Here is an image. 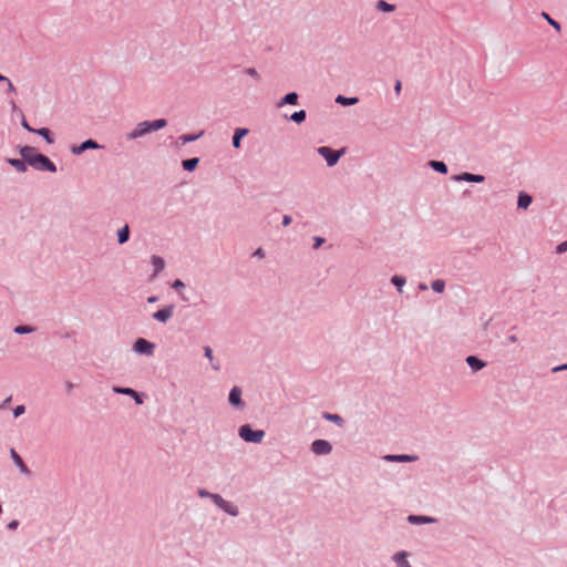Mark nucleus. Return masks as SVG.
<instances>
[{
  "label": "nucleus",
  "instance_id": "c9c22d12",
  "mask_svg": "<svg viewBox=\"0 0 567 567\" xmlns=\"http://www.w3.org/2000/svg\"><path fill=\"white\" fill-rule=\"evenodd\" d=\"M392 282H393V285H395L398 287L399 291H401L403 285L405 284V279L400 276H393Z\"/></svg>",
  "mask_w": 567,
  "mask_h": 567
},
{
  "label": "nucleus",
  "instance_id": "f3484780",
  "mask_svg": "<svg viewBox=\"0 0 567 567\" xmlns=\"http://www.w3.org/2000/svg\"><path fill=\"white\" fill-rule=\"evenodd\" d=\"M532 203V197L527 194H519L518 196V200H517V206L518 208H523V209H526Z\"/></svg>",
  "mask_w": 567,
  "mask_h": 567
},
{
  "label": "nucleus",
  "instance_id": "0eeeda50",
  "mask_svg": "<svg viewBox=\"0 0 567 567\" xmlns=\"http://www.w3.org/2000/svg\"><path fill=\"white\" fill-rule=\"evenodd\" d=\"M172 316H173V306H169V307L159 309L156 312H154L153 318L161 322H166Z\"/></svg>",
  "mask_w": 567,
  "mask_h": 567
},
{
  "label": "nucleus",
  "instance_id": "09e8293b",
  "mask_svg": "<svg viewBox=\"0 0 567 567\" xmlns=\"http://www.w3.org/2000/svg\"><path fill=\"white\" fill-rule=\"evenodd\" d=\"M323 243V238L321 237H316V244H315V248H319L321 246V244Z\"/></svg>",
  "mask_w": 567,
  "mask_h": 567
},
{
  "label": "nucleus",
  "instance_id": "7ed1b4c3",
  "mask_svg": "<svg viewBox=\"0 0 567 567\" xmlns=\"http://www.w3.org/2000/svg\"><path fill=\"white\" fill-rule=\"evenodd\" d=\"M318 153L324 157L329 166H333L338 163L341 152L332 151L330 147L322 146L318 150Z\"/></svg>",
  "mask_w": 567,
  "mask_h": 567
},
{
  "label": "nucleus",
  "instance_id": "ea45409f",
  "mask_svg": "<svg viewBox=\"0 0 567 567\" xmlns=\"http://www.w3.org/2000/svg\"><path fill=\"white\" fill-rule=\"evenodd\" d=\"M567 251V241H564L557 246V252L563 254Z\"/></svg>",
  "mask_w": 567,
  "mask_h": 567
},
{
  "label": "nucleus",
  "instance_id": "6ab92c4d",
  "mask_svg": "<svg viewBox=\"0 0 567 567\" xmlns=\"http://www.w3.org/2000/svg\"><path fill=\"white\" fill-rule=\"evenodd\" d=\"M298 102V94L295 92L288 93L282 101L279 103V106H282L284 104H297Z\"/></svg>",
  "mask_w": 567,
  "mask_h": 567
},
{
  "label": "nucleus",
  "instance_id": "2f4dec72",
  "mask_svg": "<svg viewBox=\"0 0 567 567\" xmlns=\"http://www.w3.org/2000/svg\"><path fill=\"white\" fill-rule=\"evenodd\" d=\"M323 417H324L326 420L332 421V422H334V423H337V424H339V425H341V424H342V422H343V421H342V417H341V416H339L338 414L324 413V414H323Z\"/></svg>",
  "mask_w": 567,
  "mask_h": 567
},
{
  "label": "nucleus",
  "instance_id": "393cba45",
  "mask_svg": "<svg viewBox=\"0 0 567 567\" xmlns=\"http://www.w3.org/2000/svg\"><path fill=\"white\" fill-rule=\"evenodd\" d=\"M198 158H189V159H185L183 161L182 165L184 167V169L186 171H194L198 164Z\"/></svg>",
  "mask_w": 567,
  "mask_h": 567
},
{
  "label": "nucleus",
  "instance_id": "c85d7f7f",
  "mask_svg": "<svg viewBox=\"0 0 567 567\" xmlns=\"http://www.w3.org/2000/svg\"><path fill=\"white\" fill-rule=\"evenodd\" d=\"M34 132L38 133L39 135L43 136L48 143H50V144L53 143V138L51 137V133H50L49 128L42 127V128L35 130Z\"/></svg>",
  "mask_w": 567,
  "mask_h": 567
},
{
  "label": "nucleus",
  "instance_id": "a18cd8bd",
  "mask_svg": "<svg viewBox=\"0 0 567 567\" xmlns=\"http://www.w3.org/2000/svg\"><path fill=\"white\" fill-rule=\"evenodd\" d=\"M137 404H142L143 401L140 396V394L135 391V394L132 395Z\"/></svg>",
  "mask_w": 567,
  "mask_h": 567
},
{
  "label": "nucleus",
  "instance_id": "3c124183",
  "mask_svg": "<svg viewBox=\"0 0 567 567\" xmlns=\"http://www.w3.org/2000/svg\"><path fill=\"white\" fill-rule=\"evenodd\" d=\"M18 524H19L18 520H12V522L9 523L8 527L10 529H16Z\"/></svg>",
  "mask_w": 567,
  "mask_h": 567
},
{
  "label": "nucleus",
  "instance_id": "603ef678",
  "mask_svg": "<svg viewBox=\"0 0 567 567\" xmlns=\"http://www.w3.org/2000/svg\"><path fill=\"white\" fill-rule=\"evenodd\" d=\"M561 370H567V364L559 365V367H556L553 369L554 372L561 371Z\"/></svg>",
  "mask_w": 567,
  "mask_h": 567
},
{
  "label": "nucleus",
  "instance_id": "13d9d810",
  "mask_svg": "<svg viewBox=\"0 0 567 567\" xmlns=\"http://www.w3.org/2000/svg\"><path fill=\"white\" fill-rule=\"evenodd\" d=\"M156 301V298L155 297H151L148 298V302H155Z\"/></svg>",
  "mask_w": 567,
  "mask_h": 567
},
{
  "label": "nucleus",
  "instance_id": "9b49d317",
  "mask_svg": "<svg viewBox=\"0 0 567 567\" xmlns=\"http://www.w3.org/2000/svg\"><path fill=\"white\" fill-rule=\"evenodd\" d=\"M11 457L13 460V462L16 463V465L20 468V471L27 475L30 474V471L29 468L27 467V465L24 464L23 460L21 458V456L16 452V450H11Z\"/></svg>",
  "mask_w": 567,
  "mask_h": 567
},
{
  "label": "nucleus",
  "instance_id": "423d86ee",
  "mask_svg": "<svg viewBox=\"0 0 567 567\" xmlns=\"http://www.w3.org/2000/svg\"><path fill=\"white\" fill-rule=\"evenodd\" d=\"M148 133V121L140 122L134 130L127 134L128 140L138 138Z\"/></svg>",
  "mask_w": 567,
  "mask_h": 567
},
{
  "label": "nucleus",
  "instance_id": "7c9ffc66",
  "mask_svg": "<svg viewBox=\"0 0 567 567\" xmlns=\"http://www.w3.org/2000/svg\"><path fill=\"white\" fill-rule=\"evenodd\" d=\"M444 288H445V284L443 280L441 279H436L432 282V289L435 291V292H443L444 291Z\"/></svg>",
  "mask_w": 567,
  "mask_h": 567
},
{
  "label": "nucleus",
  "instance_id": "58836bf2",
  "mask_svg": "<svg viewBox=\"0 0 567 567\" xmlns=\"http://www.w3.org/2000/svg\"><path fill=\"white\" fill-rule=\"evenodd\" d=\"M24 405H18L14 410H13V414L16 417L22 415L24 413Z\"/></svg>",
  "mask_w": 567,
  "mask_h": 567
},
{
  "label": "nucleus",
  "instance_id": "a19ab883",
  "mask_svg": "<svg viewBox=\"0 0 567 567\" xmlns=\"http://www.w3.org/2000/svg\"><path fill=\"white\" fill-rule=\"evenodd\" d=\"M8 85V92L9 93H16V87L14 85L12 84V82L7 78V80L4 81Z\"/></svg>",
  "mask_w": 567,
  "mask_h": 567
},
{
  "label": "nucleus",
  "instance_id": "2eb2a0df",
  "mask_svg": "<svg viewBox=\"0 0 567 567\" xmlns=\"http://www.w3.org/2000/svg\"><path fill=\"white\" fill-rule=\"evenodd\" d=\"M20 154L23 161L31 165V162L33 161V155H35L37 153L34 152V148L30 146H24L23 148H21Z\"/></svg>",
  "mask_w": 567,
  "mask_h": 567
},
{
  "label": "nucleus",
  "instance_id": "412c9836",
  "mask_svg": "<svg viewBox=\"0 0 567 567\" xmlns=\"http://www.w3.org/2000/svg\"><path fill=\"white\" fill-rule=\"evenodd\" d=\"M117 236H118V243L120 244H124L128 240V237H130V228L127 225H125L122 229L118 230L117 233Z\"/></svg>",
  "mask_w": 567,
  "mask_h": 567
},
{
  "label": "nucleus",
  "instance_id": "c756f323",
  "mask_svg": "<svg viewBox=\"0 0 567 567\" xmlns=\"http://www.w3.org/2000/svg\"><path fill=\"white\" fill-rule=\"evenodd\" d=\"M290 120L296 122V123H301V122H303L306 120V112L303 110L295 112L290 116Z\"/></svg>",
  "mask_w": 567,
  "mask_h": 567
},
{
  "label": "nucleus",
  "instance_id": "5701e85b",
  "mask_svg": "<svg viewBox=\"0 0 567 567\" xmlns=\"http://www.w3.org/2000/svg\"><path fill=\"white\" fill-rule=\"evenodd\" d=\"M377 8H378V10L383 11V12H392L395 9V7L393 4H390V3L385 2L384 0L378 1Z\"/></svg>",
  "mask_w": 567,
  "mask_h": 567
},
{
  "label": "nucleus",
  "instance_id": "f257e3e1",
  "mask_svg": "<svg viewBox=\"0 0 567 567\" xmlns=\"http://www.w3.org/2000/svg\"><path fill=\"white\" fill-rule=\"evenodd\" d=\"M239 436L246 442L260 443L265 432L261 430L255 431L249 425H243L239 427Z\"/></svg>",
  "mask_w": 567,
  "mask_h": 567
},
{
  "label": "nucleus",
  "instance_id": "f03ea898",
  "mask_svg": "<svg viewBox=\"0 0 567 567\" xmlns=\"http://www.w3.org/2000/svg\"><path fill=\"white\" fill-rule=\"evenodd\" d=\"M31 166L54 173L56 171V166L53 162H51L47 156L42 154L33 155V161L31 162Z\"/></svg>",
  "mask_w": 567,
  "mask_h": 567
},
{
  "label": "nucleus",
  "instance_id": "4c0bfd02",
  "mask_svg": "<svg viewBox=\"0 0 567 567\" xmlns=\"http://www.w3.org/2000/svg\"><path fill=\"white\" fill-rule=\"evenodd\" d=\"M200 135H202V133L198 135H182L179 137V140L182 141L183 144H185V143L193 142V141L197 140Z\"/></svg>",
  "mask_w": 567,
  "mask_h": 567
},
{
  "label": "nucleus",
  "instance_id": "4d7b16f0",
  "mask_svg": "<svg viewBox=\"0 0 567 567\" xmlns=\"http://www.w3.org/2000/svg\"><path fill=\"white\" fill-rule=\"evenodd\" d=\"M6 80H7V76H4V75H2V74L0 73V82H4Z\"/></svg>",
  "mask_w": 567,
  "mask_h": 567
},
{
  "label": "nucleus",
  "instance_id": "ddd939ff",
  "mask_svg": "<svg viewBox=\"0 0 567 567\" xmlns=\"http://www.w3.org/2000/svg\"><path fill=\"white\" fill-rule=\"evenodd\" d=\"M466 362L474 371H478L485 367V363L474 355L467 357Z\"/></svg>",
  "mask_w": 567,
  "mask_h": 567
},
{
  "label": "nucleus",
  "instance_id": "bf43d9fd",
  "mask_svg": "<svg viewBox=\"0 0 567 567\" xmlns=\"http://www.w3.org/2000/svg\"><path fill=\"white\" fill-rule=\"evenodd\" d=\"M420 288H421L422 290H425V289H426V286H425V285H421V286H420Z\"/></svg>",
  "mask_w": 567,
  "mask_h": 567
},
{
  "label": "nucleus",
  "instance_id": "4be33fe9",
  "mask_svg": "<svg viewBox=\"0 0 567 567\" xmlns=\"http://www.w3.org/2000/svg\"><path fill=\"white\" fill-rule=\"evenodd\" d=\"M394 560L396 561L399 567H411L410 563L406 560L405 553L395 554Z\"/></svg>",
  "mask_w": 567,
  "mask_h": 567
},
{
  "label": "nucleus",
  "instance_id": "4468645a",
  "mask_svg": "<svg viewBox=\"0 0 567 567\" xmlns=\"http://www.w3.org/2000/svg\"><path fill=\"white\" fill-rule=\"evenodd\" d=\"M248 134V130L247 128H237L235 131V134L233 136V145L235 148H239L240 147V141L241 138Z\"/></svg>",
  "mask_w": 567,
  "mask_h": 567
},
{
  "label": "nucleus",
  "instance_id": "cd10ccee",
  "mask_svg": "<svg viewBox=\"0 0 567 567\" xmlns=\"http://www.w3.org/2000/svg\"><path fill=\"white\" fill-rule=\"evenodd\" d=\"M408 519H409V522L415 523V524L433 522V519L430 518V517H426V516H415V515H410Z\"/></svg>",
  "mask_w": 567,
  "mask_h": 567
},
{
  "label": "nucleus",
  "instance_id": "aec40b11",
  "mask_svg": "<svg viewBox=\"0 0 567 567\" xmlns=\"http://www.w3.org/2000/svg\"><path fill=\"white\" fill-rule=\"evenodd\" d=\"M152 264L155 268V275H157L159 271H162L164 269V266H165V262L163 260V258L158 257V256H153L152 257Z\"/></svg>",
  "mask_w": 567,
  "mask_h": 567
},
{
  "label": "nucleus",
  "instance_id": "a211bd4d",
  "mask_svg": "<svg viewBox=\"0 0 567 567\" xmlns=\"http://www.w3.org/2000/svg\"><path fill=\"white\" fill-rule=\"evenodd\" d=\"M8 162H9V164L11 166H13L19 172H25L27 171V165H25V162L23 159L10 158Z\"/></svg>",
  "mask_w": 567,
  "mask_h": 567
},
{
  "label": "nucleus",
  "instance_id": "a878e982",
  "mask_svg": "<svg viewBox=\"0 0 567 567\" xmlns=\"http://www.w3.org/2000/svg\"><path fill=\"white\" fill-rule=\"evenodd\" d=\"M430 165L439 173L446 174L447 173V166L443 162L439 161H432L430 162Z\"/></svg>",
  "mask_w": 567,
  "mask_h": 567
},
{
  "label": "nucleus",
  "instance_id": "c03bdc74",
  "mask_svg": "<svg viewBox=\"0 0 567 567\" xmlns=\"http://www.w3.org/2000/svg\"><path fill=\"white\" fill-rule=\"evenodd\" d=\"M290 223H291V217L288 215H285L284 219H282L284 226H288V225H290Z\"/></svg>",
  "mask_w": 567,
  "mask_h": 567
},
{
  "label": "nucleus",
  "instance_id": "6e6552de",
  "mask_svg": "<svg viewBox=\"0 0 567 567\" xmlns=\"http://www.w3.org/2000/svg\"><path fill=\"white\" fill-rule=\"evenodd\" d=\"M99 144L96 142H94L93 140H87L85 142H83L81 145L79 146H73L72 147V152L74 154H81L83 153L84 151L89 150V148H99Z\"/></svg>",
  "mask_w": 567,
  "mask_h": 567
},
{
  "label": "nucleus",
  "instance_id": "37998d69",
  "mask_svg": "<svg viewBox=\"0 0 567 567\" xmlns=\"http://www.w3.org/2000/svg\"><path fill=\"white\" fill-rule=\"evenodd\" d=\"M204 351H205L206 358H208L212 361L213 360V351H212V349L209 347H205Z\"/></svg>",
  "mask_w": 567,
  "mask_h": 567
},
{
  "label": "nucleus",
  "instance_id": "8fccbe9b",
  "mask_svg": "<svg viewBox=\"0 0 567 567\" xmlns=\"http://www.w3.org/2000/svg\"><path fill=\"white\" fill-rule=\"evenodd\" d=\"M22 126L25 130L30 131V132H34L35 131V130H33L32 127L29 126V124H28V122L25 120L22 121Z\"/></svg>",
  "mask_w": 567,
  "mask_h": 567
},
{
  "label": "nucleus",
  "instance_id": "79ce46f5",
  "mask_svg": "<svg viewBox=\"0 0 567 567\" xmlns=\"http://www.w3.org/2000/svg\"><path fill=\"white\" fill-rule=\"evenodd\" d=\"M173 288L174 289H182L184 288V282L179 279H176L174 282H173Z\"/></svg>",
  "mask_w": 567,
  "mask_h": 567
},
{
  "label": "nucleus",
  "instance_id": "bb28decb",
  "mask_svg": "<svg viewBox=\"0 0 567 567\" xmlns=\"http://www.w3.org/2000/svg\"><path fill=\"white\" fill-rule=\"evenodd\" d=\"M223 511H225L226 513H228L229 515L231 516H237L238 515V508L230 504L229 502H225V505H223L221 507Z\"/></svg>",
  "mask_w": 567,
  "mask_h": 567
},
{
  "label": "nucleus",
  "instance_id": "f704fd0d",
  "mask_svg": "<svg viewBox=\"0 0 567 567\" xmlns=\"http://www.w3.org/2000/svg\"><path fill=\"white\" fill-rule=\"evenodd\" d=\"M209 497L212 498V501L219 507L221 508L223 505H225V499L218 495V494H213V495H209Z\"/></svg>",
  "mask_w": 567,
  "mask_h": 567
},
{
  "label": "nucleus",
  "instance_id": "de8ad7c7",
  "mask_svg": "<svg viewBox=\"0 0 567 567\" xmlns=\"http://www.w3.org/2000/svg\"><path fill=\"white\" fill-rule=\"evenodd\" d=\"M401 89H402V84H401V82H400V81H396L395 86H394L395 93H396V94H400Z\"/></svg>",
  "mask_w": 567,
  "mask_h": 567
},
{
  "label": "nucleus",
  "instance_id": "20e7f679",
  "mask_svg": "<svg viewBox=\"0 0 567 567\" xmlns=\"http://www.w3.org/2000/svg\"><path fill=\"white\" fill-rule=\"evenodd\" d=\"M154 343L147 341L146 339L138 338L134 343V350L138 353L143 354H153L154 351Z\"/></svg>",
  "mask_w": 567,
  "mask_h": 567
},
{
  "label": "nucleus",
  "instance_id": "e433bc0d",
  "mask_svg": "<svg viewBox=\"0 0 567 567\" xmlns=\"http://www.w3.org/2000/svg\"><path fill=\"white\" fill-rule=\"evenodd\" d=\"M114 392L116 393H122V394H127V395H133L135 394V390L131 389V388H114Z\"/></svg>",
  "mask_w": 567,
  "mask_h": 567
},
{
  "label": "nucleus",
  "instance_id": "1a4fd4ad",
  "mask_svg": "<svg viewBox=\"0 0 567 567\" xmlns=\"http://www.w3.org/2000/svg\"><path fill=\"white\" fill-rule=\"evenodd\" d=\"M455 181H465V182H473V183H482L484 181L483 175H475L471 173H463L461 175L454 176Z\"/></svg>",
  "mask_w": 567,
  "mask_h": 567
},
{
  "label": "nucleus",
  "instance_id": "6e6d98bb",
  "mask_svg": "<svg viewBox=\"0 0 567 567\" xmlns=\"http://www.w3.org/2000/svg\"><path fill=\"white\" fill-rule=\"evenodd\" d=\"M247 73H248L249 75H252V76L257 75V72H256V70H255V69H248V70H247Z\"/></svg>",
  "mask_w": 567,
  "mask_h": 567
},
{
  "label": "nucleus",
  "instance_id": "9d476101",
  "mask_svg": "<svg viewBox=\"0 0 567 567\" xmlns=\"http://www.w3.org/2000/svg\"><path fill=\"white\" fill-rule=\"evenodd\" d=\"M229 402L231 405H241V390L238 386H234L229 393Z\"/></svg>",
  "mask_w": 567,
  "mask_h": 567
},
{
  "label": "nucleus",
  "instance_id": "f8f14e48",
  "mask_svg": "<svg viewBox=\"0 0 567 567\" xmlns=\"http://www.w3.org/2000/svg\"><path fill=\"white\" fill-rule=\"evenodd\" d=\"M386 461L390 462H413L417 460V456L415 455H386Z\"/></svg>",
  "mask_w": 567,
  "mask_h": 567
},
{
  "label": "nucleus",
  "instance_id": "473e14b6",
  "mask_svg": "<svg viewBox=\"0 0 567 567\" xmlns=\"http://www.w3.org/2000/svg\"><path fill=\"white\" fill-rule=\"evenodd\" d=\"M542 17H543L544 19H546V20H547V22H548L550 25H553L557 31H560V24H559L556 20L551 19V18L549 17V14H548V13L543 12V13H542Z\"/></svg>",
  "mask_w": 567,
  "mask_h": 567
},
{
  "label": "nucleus",
  "instance_id": "864d4df0",
  "mask_svg": "<svg viewBox=\"0 0 567 567\" xmlns=\"http://www.w3.org/2000/svg\"><path fill=\"white\" fill-rule=\"evenodd\" d=\"M507 339L511 343L517 342V337L515 334L509 336Z\"/></svg>",
  "mask_w": 567,
  "mask_h": 567
},
{
  "label": "nucleus",
  "instance_id": "dca6fc26",
  "mask_svg": "<svg viewBox=\"0 0 567 567\" xmlns=\"http://www.w3.org/2000/svg\"><path fill=\"white\" fill-rule=\"evenodd\" d=\"M166 125H167V122L164 118L155 120L152 122L148 121V133L158 131V130L165 127Z\"/></svg>",
  "mask_w": 567,
  "mask_h": 567
},
{
  "label": "nucleus",
  "instance_id": "39448f33",
  "mask_svg": "<svg viewBox=\"0 0 567 567\" xmlns=\"http://www.w3.org/2000/svg\"><path fill=\"white\" fill-rule=\"evenodd\" d=\"M311 450L315 454L322 455L329 454L332 450L331 444L326 440H316L311 444Z\"/></svg>",
  "mask_w": 567,
  "mask_h": 567
},
{
  "label": "nucleus",
  "instance_id": "5fc2aeb1",
  "mask_svg": "<svg viewBox=\"0 0 567 567\" xmlns=\"http://www.w3.org/2000/svg\"><path fill=\"white\" fill-rule=\"evenodd\" d=\"M255 255H256V256H258V257H260V258H261V257H264V251H262V249H261V248L257 249V250H256V252H255Z\"/></svg>",
  "mask_w": 567,
  "mask_h": 567
},
{
  "label": "nucleus",
  "instance_id": "b1692460",
  "mask_svg": "<svg viewBox=\"0 0 567 567\" xmlns=\"http://www.w3.org/2000/svg\"><path fill=\"white\" fill-rule=\"evenodd\" d=\"M336 102L342 105H353L358 102L357 97H344L342 95H338Z\"/></svg>",
  "mask_w": 567,
  "mask_h": 567
},
{
  "label": "nucleus",
  "instance_id": "49530a36",
  "mask_svg": "<svg viewBox=\"0 0 567 567\" xmlns=\"http://www.w3.org/2000/svg\"><path fill=\"white\" fill-rule=\"evenodd\" d=\"M198 495H199L200 497H209V495H212V494H210V493H208V492H207V491H205V489H199V491H198Z\"/></svg>",
  "mask_w": 567,
  "mask_h": 567
},
{
  "label": "nucleus",
  "instance_id": "72a5a7b5",
  "mask_svg": "<svg viewBox=\"0 0 567 567\" xmlns=\"http://www.w3.org/2000/svg\"><path fill=\"white\" fill-rule=\"evenodd\" d=\"M34 329L30 326H18L14 328V332L16 333H19V334H22V333H30L32 332Z\"/></svg>",
  "mask_w": 567,
  "mask_h": 567
}]
</instances>
